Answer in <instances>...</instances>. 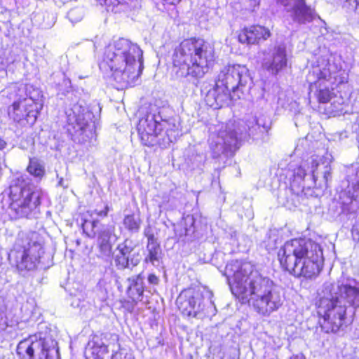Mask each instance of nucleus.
<instances>
[{"label":"nucleus","instance_id":"obj_11","mask_svg":"<svg viewBox=\"0 0 359 359\" xmlns=\"http://www.w3.org/2000/svg\"><path fill=\"white\" fill-rule=\"evenodd\" d=\"M18 359H59L57 341L47 332H39L20 341L16 348Z\"/></svg>","mask_w":359,"mask_h":359},{"label":"nucleus","instance_id":"obj_34","mask_svg":"<svg viewBox=\"0 0 359 359\" xmlns=\"http://www.w3.org/2000/svg\"><path fill=\"white\" fill-rule=\"evenodd\" d=\"M306 175L305 169L301 165L294 172V176L299 177L300 179H304Z\"/></svg>","mask_w":359,"mask_h":359},{"label":"nucleus","instance_id":"obj_4","mask_svg":"<svg viewBox=\"0 0 359 359\" xmlns=\"http://www.w3.org/2000/svg\"><path fill=\"white\" fill-rule=\"evenodd\" d=\"M104 62L114 80L126 87L134 84L142 74L143 52L137 44L121 38L106 48Z\"/></svg>","mask_w":359,"mask_h":359},{"label":"nucleus","instance_id":"obj_29","mask_svg":"<svg viewBox=\"0 0 359 359\" xmlns=\"http://www.w3.org/2000/svg\"><path fill=\"white\" fill-rule=\"evenodd\" d=\"M346 180L348 185L359 186V165L351 166L346 170Z\"/></svg>","mask_w":359,"mask_h":359},{"label":"nucleus","instance_id":"obj_41","mask_svg":"<svg viewBox=\"0 0 359 359\" xmlns=\"http://www.w3.org/2000/svg\"><path fill=\"white\" fill-rule=\"evenodd\" d=\"M8 146L6 140L0 137V151H4Z\"/></svg>","mask_w":359,"mask_h":359},{"label":"nucleus","instance_id":"obj_31","mask_svg":"<svg viewBox=\"0 0 359 359\" xmlns=\"http://www.w3.org/2000/svg\"><path fill=\"white\" fill-rule=\"evenodd\" d=\"M83 17V10L81 8H74L67 13V18L72 23H76L82 20Z\"/></svg>","mask_w":359,"mask_h":359},{"label":"nucleus","instance_id":"obj_19","mask_svg":"<svg viewBox=\"0 0 359 359\" xmlns=\"http://www.w3.org/2000/svg\"><path fill=\"white\" fill-rule=\"evenodd\" d=\"M270 31L264 27L252 25L245 27L238 34V41L242 43L255 44L260 40H266L270 36Z\"/></svg>","mask_w":359,"mask_h":359},{"label":"nucleus","instance_id":"obj_17","mask_svg":"<svg viewBox=\"0 0 359 359\" xmlns=\"http://www.w3.org/2000/svg\"><path fill=\"white\" fill-rule=\"evenodd\" d=\"M262 65L273 75H277L287 65L286 46L280 43L270 46L262 52Z\"/></svg>","mask_w":359,"mask_h":359},{"label":"nucleus","instance_id":"obj_1","mask_svg":"<svg viewBox=\"0 0 359 359\" xmlns=\"http://www.w3.org/2000/svg\"><path fill=\"white\" fill-rule=\"evenodd\" d=\"M224 275L231 292L243 302H248L259 315L269 316L283 305L280 288L250 263L231 261L226 264Z\"/></svg>","mask_w":359,"mask_h":359},{"label":"nucleus","instance_id":"obj_35","mask_svg":"<svg viewBox=\"0 0 359 359\" xmlns=\"http://www.w3.org/2000/svg\"><path fill=\"white\" fill-rule=\"evenodd\" d=\"M148 283L153 285H157L159 283V278L154 273H151L147 278Z\"/></svg>","mask_w":359,"mask_h":359},{"label":"nucleus","instance_id":"obj_14","mask_svg":"<svg viewBox=\"0 0 359 359\" xmlns=\"http://www.w3.org/2000/svg\"><path fill=\"white\" fill-rule=\"evenodd\" d=\"M163 120V112H149L141 118L137 124V131L142 144L146 146L160 145L162 136L160 122Z\"/></svg>","mask_w":359,"mask_h":359},{"label":"nucleus","instance_id":"obj_3","mask_svg":"<svg viewBox=\"0 0 359 359\" xmlns=\"http://www.w3.org/2000/svg\"><path fill=\"white\" fill-rule=\"evenodd\" d=\"M325 283L320 301V324L326 333H336L342 327L346 311L345 303L359 307V285Z\"/></svg>","mask_w":359,"mask_h":359},{"label":"nucleus","instance_id":"obj_40","mask_svg":"<svg viewBox=\"0 0 359 359\" xmlns=\"http://www.w3.org/2000/svg\"><path fill=\"white\" fill-rule=\"evenodd\" d=\"M62 82H63V84L65 85V88H66V90H67V89L69 88H70V85H71V81L69 79H66L65 77V76L63 75L62 76Z\"/></svg>","mask_w":359,"mask_h":359},{"label":"nucleus","instance_id":"obj_49","mask_svg":"<svg viewBox=\"0 0 359 359\" xmlns=\"http://www.w3.org/2000/svg\"><path fill=\"white\" fill-rule=\"evenodd\" d=\"M5 329H0V332L4 330Z\"/></svg>","mask_w":359,"mask_h":359},{"label":"nucleus","instance_id":"obj_27","mask_svg":"<svg viewBox=\"0 0 359 359\" xmlns=\"http://www.w3.org/2000/svg\"><path fill=\"white\" fill-rule=\"evenodd\" d=\"M27 172L35 177L41 179L45 175V167L37 158H30L27 168Z\"/></svg>","mask_w":359,"mask_h":359},{"label":"nucleus","instance_id":"obj_9","mask_svg":"<svg viewBox=\"0 0 359 359\" xmlns=\"http://www.w3.org/2000/svg\"><path fill=\"white\" fill-rule=\"evenodd\" d=\"M318 63L306 76L310 85L309 94L313 92L319 102L327 103L332 97L334 86L344 83L346 77L344 76V70L338 69L335 64H331L324 58L319 59Z\"/></svg>","mask_w":359,"mask_h":359},{"label":"nucleus","instance_id":"obj_20","mask_svg":"<svg viewBox=\"0 0 359 359\" xmlns=\"http://www.w3.org/2000/svg\"><path fill=\"white\" fill-rule=\"evenodd\" d=\"M339 201L343 209L353 212L359 209V186L348 185L339 194Z\"/></svg>","mask_w":359,"mask_h":359},{"label":"nucleus","instance_id":"obj_13","mask_svg":"<svg viewBox=\"0 0 359 359\" xmlns=\"http://www.w3.org/2000/svg\"><path fill=\"white\" fill-rule=\"evenodd\" d=\"M42 104L32 97H25L15 101L9 107L8 114L21 126H33L37 118Z\"/></svg>","mask_w":359,"mask_h":359},{"label":"nucleus","instance_id":"obj_43","mask_svg":"<svg viewBox=\"0 0 359 359\" xmlns=\"http://www.w3.org/2000/svg\"><path fill=\"white\" fill-rule=\"evenodd\" d=\"M257 5H258V2L256 0H250L249 9H252V8H255Z\"/></svg>","mask_w":359,"mask_h":359},{"label":"nucleus","instance_id":"obj_38","mask_svg":"<svg viewBox=\"0 0 359 359\" xmlns=\"http://www.w3.org/2000/svg\"><path fill=\"white\" fill-rule=\"evenodd\" d=\"M144 236L147 238V243H149L150 238L152 237L153 242L157 241L153 233L151 232L149 229H146L144 231Z\"/></svg>","mask_w":359,"mask_h":359},{"label":"nucleus","instance_id":"obj_30","mask_svg":"<svg viewBox=\"0 0 359 359\" xmlns=\"http://www.w3.org/2000/svg\"><path fill=\"white\" fill-rule=\"evenodd\" d=\"M71 306L74 309H79V311L83 314H86L88 309L90 308L88 302L78 297H72Z\"/></svg>","mask_w":359,"mask_h":359},{"label":"nucleus","instance_id":"obj_39","mask_svg":"<svg viewBox=\"0 0 359 359\" xmlns=\"http://www.w3.org/2000/svg\"><path fill=\"white\" fill-rule=\"evenodd\" d=\"M7 327L6 320L4 318V313L0 311V329H6Z\"/></svg>","mask_w":359,"mask_h":359},{"label":"nucleus","instance_id":"obj_24","mask_svg":"<svg viewBox=\"0 0 359 359\" xmlns=\"http://www.w3.org/2000/svg\"><path fill=\"white\" fill-rule=\"evenodd\" d=\"M194 222L195 220L192 215H187L183 217L180 222L173 225L175 236L180 238L194 233L195 231Z\"/></svg>","mask_w":359,"mask_h":359},{"label":"nucleus","instance_id":"obj_22","mask_svg":"<svg viewBox=\"0 0 359 359\" xmlns=\"http://www.w3.org/2000/svg\"><path fill=\"white\" fill-rule=\"evenodd\" d=\"M84 355L86 359H107L109 357L107 345L98 337H94L88 343Z\"/></svg>","mask_w":359,"mask_h":359},{"label":"nucleus","instance_id":"obj_44","mask_svg":"<svg viewBox=\"0 0 359 359\" xmlns=\"http://www.w3.org/2000/svg\"><path fill=\"white\" fill-rule=\"evenodd\" d=\"M14 61H15L14 60H7L6 61L5 65H8L12 64V63H13V62H14Z\"/></svg>","mask_w":359,"mask_h":359},{"label":"nucleus","instance_id":"obj_10","mask_svg":"<svg viewBox=\"0 0 359 359\" xmlns=\"http://www.w3.org/2000/svg\"><path fill=\"white\" fill-rule=\"evenodd\" d=\"M43 253L39 233H21L18 235L13 249L8 254V259L15 265L19 273L25 276L37 269Z\"/></svg>","mask_w":359,"mask_h":359},{"label":"nucleus","instance_id":"obj_8","mask_svg":"<svg viewBox=\"0 0 359 359\" xmlns=\"http://www.w3.org/2000/svg\"><path fill=\"white\" fill-rule=\"evenodd\" d=\"M247 126L248 130L240 122H229L225 129L220 130L216 136H212L210 142L212 156H233L239 149L241 142L248 136L254 135L257 129L262 133L268 132L271 128V120L269 116L261 115L253 118Z\"/></svg>","mask_w":359,"mask_h":359},{"label":"nucleus","instance_id":"obj_33","mask_svg":"<svg viewBox=\"0 0 359 359\" xmlns=\"http://www.w3.org/2000/svg\"><path fill=\"white\" fill-rule=\"evenodd\" d=\"M311 173H312V177L314 181L316 180V179L318 177V167L320 166L319 162L314 158L313 156L311 158Z\"/></svg>","mask_w":359,"mask_h":359},{"label":"nucleus","instance_id":"obj_6","mask_svg":"<svg viewBox=\"0 0 359 359\" xmlns=\"http://www.w3.org/2000/svg\"><path fill=\"white\" fill-rule=\"evenodd\" d=\"M252 86V79L245 66L229 65L220 71L215 86L205 92V101L211 107H223L231 100L239 99Z\"/></svg>","mask_w":359,"mask_h":359},{"label":"nucleus","instance_id":"obj_47","mask_svg":"<svg viewBox=\"0 0 359 359\" xmlns=\"http://www.w3.org/2000/svg\"><path fill=\"white\" fill-rule=\"evenodd\" d=\"M205 90H206V88H204L201 89V92H202V93H205Z\"/></svg>","mask_w":359,"mask_h":359},{"label":"nucleus","instance_id":"obj_42","mask_svg":"<svg viewBox=\"0 0 359 359\" xmlns=\"http://www.w3.org/2000/svg\"><path fill=\"white\" fill-rule=\"evenodd\" d=\"M290 359H306L305 356L302 353L293 355Z\"/></svg>","mask_w":359,"mask_h":359},{"label":"nucleus","instance_id":"obj_15","mask_svg":"<svg viewBox=\"0 0 359 359\" xmlns=\"http://www.w3.org/2000/svg\"><path fill=\"white\" fill-rule=\"evenodd\" d=\"M177 304L182 314L188 317L203 318L213 312L205 308L202 294L198 290H185L177 299Z\"/></svg>","mask_w":359,"mask_h":359},{"label":"nucleus","instance_id":"obj_46","mask_svg":"<svg viewBox=\"0 0 359 359\" xmlns=\"http://www.w3.org/2000/svg\"><path fill=\"white\" fill-rule=\"evenodd\" d=\"M58 90H59L60 91H62V93H65V92L62 90V89L60 88V85L58 86Z\"/></svg>","mask_w":359,"mask_h":359},{"label":"nucleus","instance_id":"obj_36","mask_svg":"<svg viewBox=\"0 0 359 359\" xmlns=\"http://www.w3.org/2000/svg\"><path fill=\"white\" fill-rule=\"evenodd\" d=\"M57 177L59 179L57 182V186L61 187L64 189H67L69 186V180L67 179H64L63 177H59L58 175Z\"/></svg>","mask_w":359,"mask_h":359},{"label":"nucleus","instance_id":"obj_28","mask_svg":"<svg viewBox=\"0 0 359 359\" xmlns=\"http://www.w3.org/2000/svg\"><path fill=\"white\" fill-rule=\"evenodd\" d=\"M142 220L139 215H127L124 217L123 224L124 227L130 233H137L140 229Z\"/></svg>","mask_w":359,"mask_h":359},{"label":"nucleus","instance_id":"obj_2","mask_svg":"<svg viewBox=\"0 0 359 359\" xmlns=\"http://www.w3.org/2000/svg\"><path fill=\"white\" fill-rule=\"evenodd\" d=\"M278 257L282 269L296 278L311 279L322 269L321 248L310 239L295 238L285 242L279 249Z\"/></svg>","mask_w":359,"mask_h":359},{"label":"nucleus","instance_id":"obj_21","mask_svg":"<svg viewBox=\"0 0 359 359\" xmlns=\"http://www.w3.org/2000/svg\"><path fill=\"white\" fill-rule=\"evenodd\" d=\"M162 136H160V146L166 147L170 142L175 141L180 132L174 118H167L163 115V120L160 122Z\"/></svg>","mask_w":359,"mask_h":359},{"label":"nucleus","instance_id":"obj_45","mask_svg":"<svg viewBox=\"0 0 359 359\" xmlns=\"http://www.w3.org/2000/svg\"><path fill=\"white\" fill-rule=\"evenodd\" d=\"M346 1H354L355 2L356 5H359V0H346Z\"/></svg>","mask_w":359,"mask_h":359},{"label":"nucleus","instance_id":"obj_16","mask_svg":"<svg viewBox=\"0 0 359 359\" xmlns=\"http://www.w3.org/2000/svg\"><path fill=\"white\" fill-rule=\"evenodd\" d=\"M137 246V243L130 238L125 239L117 245L114 264L118 270H132L140 263L142 256L140 250H136Z\"/></svg>","mask_w":359,"mask_h":359},{"label":"nucleus","instance_id":"obj_5","mask_svg":"<svg viewBox=\"0 0 359 359\" xmlns=\"http://www.w3.org/2000/svg\"><path fill=\"white\" fill-rule=\"evenodd\" d=\"M215 59L214 47L196 38L184 40L172 55L174 70L179 78H202L208 72Z\"/></svg>","mask_w":359,"mask_h":359},{"label":"nucleus","instance_id":"obj_7","mask_svg":"<svg viewBox=\"0 0 359 359\" xmlns=\"http://www.w3.org/2000/svg\"><path fill=\"white\" fill-rule=\"evenodd\" d=\"M0 196L2 209L13 219L36 218L40 213L42 191L27 184L22 178L13 179Z\"/></svg>","mask_w":359,"mask_h":359},{"label":"nucleus","instance_id":"obj_37","mask_svg":"<svg viewBox=\"0 0 359 359\" xmlns=\"http://www.w3.org/2000/svg\"><path fill=\"white\" fill-rule=\"evenodd\" d=\"M109 210V206H108L107 205H106L104 206V210H100V211H99V210H94V212H95L97 215H98V216H100V217H104L107 216V214H108Z\"/></svg>","mask_w":359,"mask_h":359},{"label":"nucleus","instance_id":"obj_32","mask_svg":"<svg viewBox=\"0 0 359 359\" xmlns=\"http://www.w3.org/2000/svg\"><path fill=\"white\" fill-rule=\"evenodd\" d=\"M322 165H323V170L320 173L323 175L325 183L327 185L328 181L330 180L332 178L331 167L330 165V162H323Z\"/></svg>","mask_w":359,"mask_h":359},{"label":"nucleus","instance_id":"obj_18","mask_svg":"<svg viewBox=\"0 0 359 359\" xmlns=\"http://www.w3.org/2000/svg\"><path fill=\"white\" fill-rule=\"evenodd\" d=\"M278 4L287 7L291 6L287 11L291 13L292 20L300 25H306L314 21L324 22L316 11L308 6L305 0H276Z\"/></svg>","mask_w":359,"mask_h":359},{"label":"nucleus","instance_id":"obj_48","mask_svg":"<svg viewBox=\"0 0 359 359\" xmlns=\"http://www.w3.org/2000/svg\"><path fill=\"white\" fill-rule=\"evenodd\" d=\"M210 309H212V303H210Z\"/></svg>","mask_w":359,"mask_h":359},{"label":"nucleus","instance_id":"obj_23","mask_svg":"<svg viewBox=\"0 0 359 359\" xmlns=\"http://www.w3.org/2000/svg\"><path fill=\"white\" fill-rule=\"evenodd\" d=\"M144 276L142 273L128 278L130 285L128 288L129 297L133 301H141L144 291Z\"/></svg>","mask_w":359,"mask_h":359},{"label":"nucleus","instance_id":"obj_12","mask_svg":"<svg viewBox=\"0 0 359 359\" xmlns=\"http://www.w3.org/2000/svg\"><path fill=\"white\" fill-rule=\"evenodd\" d=\"M68 131L74 142L85 144L94 136V114L86 106L83 101L78 102L66 111Z\"/></svg>","mask_w":359,"mask_h":359},{"label":"nucleus","instance_id":"obj_26","mask_svg":"<svg viewBox=\"0 0 359 359\" xmlns=\"http://www.w3.org/2000/svg\"><path fill=\"white\" fill-rule=\"evenodd\" d=\"M111 233L108 229L102 231L98 235V246L100 252L104 255H109L111 251Z\"/></svg>","mask_w":359,"mask_h":359},{"label":"nucleus","instance_id":"obj_25","mask_svg":"<svg viewBox=\"0 0 359 359\" xmlns=\"http://www.w3.org/2000/svg\"><path fill=\"white\" fill-rule=\"evenodd\" d=\"M146 251L144 262L158 266L162 258V250L158 241L153 242L152 237L150 238L149 243H147L146 247Z\"/></svg>","mask_w":359,"mask_h":359}]
</instances>
